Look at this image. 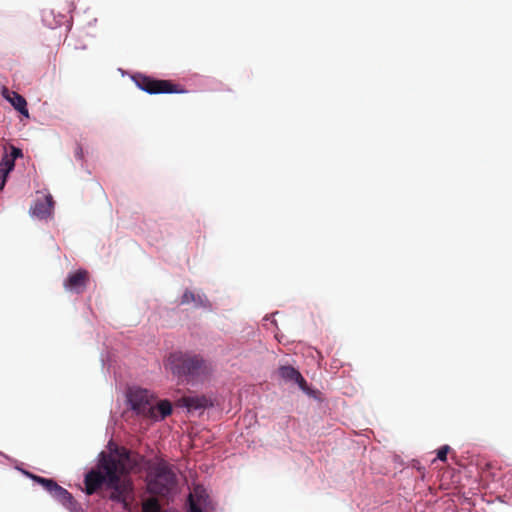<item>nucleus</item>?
<instances>
[{
    "instance_id": "1",
    "label": "nucleus",
    "mask_w": 512,
    "mask_h": 512,
    "mask_svg": "<svg viewBox=\"0 0 512 512\" xmlns=\"http://www.w3.org/2000/svg\"><path fill=\"white\" fill-rule=\"evenodd\" d=\"M144 457L125 447H116L112 453L101 452L96 468L86 473L84 492L93 495L102 488L110 490L109 499L130 508L134 484L130 473L140 468Z\"/></svg>"
},
{
    "instance_id": "2",
    "label": "nucleus",
    "mask_w": 512,
    "mask_h": 512,
    "mask_svg": "<svg viewBox=\"0 0 512 512\" xmlns=\"http://www.w3.org/2000/svg\"><path fill=\"white\" fill-rule=\"evenodd\" d=\"M166 366L173 375L192 385L206 381L213 371L209 361L192 352L171 353L167 358Z\"/></svg>"
},
{
    "instance_id": "3",
    "label": "nucleus",
    "mask_w": 512,
    "mask_h": 512,
    "mask_svg": "<svg viewBox=\"0 0 512 512\" xmlns=\"http://www.w3.org/2000/svg\"><path fill=\"white\" fill-rule=\"evenodd\" d=\"M128 402L135 414L151 422L163 420L172 413V405L168 400L155 403V398L146 389L132 388L128 392Z\"/></svg>"
},
{
    "instance_id": "4",
    "label": "nucleus",
    "mask_w": 512,
    "mask_h": 512,
    "mask_svg": "<svg viewBox=\"0 0 512 512\" xmlns=\"http://www.w3.org/2000/svg\"><path fill=\"white\" fill-rule=\"evenodd\" d=\"M176 485V474L165 462L155 464L149 473L148 490L151 494L166 496Z\"/></svg>"
},
{
    "instance_id": "5",
    "label": "nucleus",
    "mask_w": 512,
    "mask_h": 512,
    "mask_svg": "<svg viewBox=\"0 0 512 512\" xmlns=\"http://www.w3.org/2000/svg\"><path fill=\"white\" fill-rule=\"evenodd\" d=\"M136 85L149 94L161 93H183L184 90L179 85L170 80L155 79L150 76L138 74L134 77Z\"/></svg>"
},
{
    "instance_id": "6",
    "label": "nucleus",
    "mask_w": 512,
    "mask_h": 512,
    "mask_svg": "<svg viewBox=\"0 0 512 512\" xmlns=\"http://www.w3.org/2000/svg\"><path fill=\"white\" fill-rule=\"evenodd\" d=\"M89 280V274L86 270L79 269L71 273L64 281V287L66 290L74 293H82L87 286Z\"/></svg>"
},
{
    "instance_id": "7",
    "label": "nucleus",
    "mask_w": 512,
    "mask_h": 512,
    "mask_svg": "<svg viewBox=\"0 0 512 512\" xmlns=\"http://www.w3.org/2000/svg\"><path fill=\"white\" fill-rule=\"evenodd\" d=\"M178 405L188 411L202 410L213 405L212 400L205 395L184 396L178 400Z\"/></svg>"
},
{
    "instance_id": "8",
    "label": "nucleus",
    "mask_w": 512,
    "mask_h": 512,
    "mask_svg": "<svg viewBox=\"0 0 512 512\" xmlns=\"http://www.w3.org/2000/svg\"><path fill=\"white\" fill-rule=\"evenodd\" d=\"M53 205L54 202L52 196H44L34 202V204L30 207V213L34 217L45 219L52 213Z\"/></svg>"
},
{
    "instance_id": "9",
    "label": "nucleus",
    "mask_w": 512,
    "mask_h": 512,
    "mask_svg": "<svg viewBox=\"0 0 512 512\" xmlns=\"http://www.w3.org/2000/svg\"><path fill=\"white\" fill-rule=\"evenodd\" d=\"M57 501H59L63 506H65L71 512H81V505L74 499L72 494L68 492L65 488L58 485L52 494Z\"/></svg>"
},
{
    "instance_id": "10",
    "label": "nucleus",
    "mask_w": 512,
    "mask_h": 512,
    "mask_svg": "<svg viewBox=\"0 0 512 512\" xmlns=\"http://www.w3.org/2000/svg\"><path fill=\"white\" fill-rule=\"evenodd\" d=\"M3 96L11 103V105L22 115L29 117L26 99L15 91H9L7 88L3 90Z\"/></svg>"
},
{
    "instance_id": "11",
    "label": "nucleus",
    "mask_w": 512,
    "mask_h": 512,
    "mask_svg": "<svg viewBox=\"0 0 512 512\" xmlns=\"http://www.w3.org/2000/svg\"><path fill=\"white\" fill-rule=\"evenodd\" d=\"M279 375L286 381L297 383L302 389L306 385V381L298 370L292 366H281L279 368Z\"/></svg>"
},
{
    "instance_id": "12",
    "label": "nucleus",
    "mask_w": 512,
    "mask_h": 512,
    "mask_svg": "<svg viewBox=\"0 0 512 512\" xmlns=\"http://www.w3.org/2000/svg\"><path fill=\"white\" fill-rule=\"evenodd\" d=\"M194 303L195 307H207L209 306V301L205 295L195 294L190 290H186L180 300V304L186 305Z\"/></svg>"
},
{
    "instance_id": "13",
    "label": "nucleus",
    "mask_w": 512,
    "mask_h": 512,
    "mask_svg": "<svg viewBox=\"0 0 512 512\" xmlns=\"http://www.w3.org/2000/svg\"><path fill=\"white\" fill-rule=\"evenodd\" d=\"M205 491L196 487L194 493L189 495V509L188 512H202L201 505L205 503Z\"/></svg>"
},
{
    "instance_id": "14",
    "label": "nucleus",
    "mask_w": 512,
    "mask_h": 512,
    "mask_svg": "<svg viewBox=\"0 0 512 512\" xmlns=\"http://www.w3.org/2000/svg\"><path fill=\"white\" fill-rule=\"evenodd\" d=\"M33 480L40 485L43 486V488L48 491L51 495L54 493V490L58 486V484L53 479L44 478L41 476H33Z\"/></svg>"
},
{
    "instance_id": "15",
    "label": "nucleus",
    "mask_w": 512,
    "mask_h": 512,
    "mask_svg": "<svg viewBox=\"0 0 512 512\" xmlns=\"http://www.w3.org/2000/svg\"><path fill=\"white\" fill-rule=\"evenodd\" d=\"M142 512H160V505L158 500L155 498H150L145 501L142 505Z\"/></svg>"
},
{
    "instance_id": "16",
    "label": "nucleus",
    "mask_w": 512,
    "mask_h": 512,
    "mask_svg": "<svg viewBox=\"0 0 512 512\" xmlns=\"http://www.w3.org/2000/svg\"><path fill=\"white\" fill-rule=\"evenodd\" d=\"M13 158H10L9 155H4L0 162V173L9 174V172L14 168Z\"/></svg>"
},
{
    "instance_id": "17",
    "label": "nucleus",
    "mask_w": 512,
    "mask_h": 512,
    "mask_svg": "<svg viewBox=\"0 0 512 512\" xmlns=\"http://www.w3.org/2000/svg\"><path fill=\"white\" fill-rule=\"evenodd\" d=\"M450 450V447L448 445H444L442 447H440L437 451V459L441 460V461H446L447 459V454Z\"/></svg>"
},
{
    "instance_id": "18",
    "label": "nucleus",
    "mask_w": 512,
    "mask_h": 512,
    "mask_svg": "<svg viewBox=\"0 0 512 512\" xmlns=\"http://www.w3.org/2000/svg\"><path fill=\"white\" fill-rule=\"evenodd\" d=\"M22 156V151L19 148H16L14 146L11 147V155H9L10 158H13V161L15 162V159Z\"/></svg>"
},
{
    "instance_id": "19",
    "label": "nucleus",
    "mask_w": 512,
    "mask_h": 512,
    "mask_svg": "<svg viewBox=\"0 0 512 512\" xmlns=\"http://www.w3.org/2000/svg\"><path fill=\"white\" fill-rule=\"evenodd\" d=\"M75 156L78 159H82L83 158V149H82V147L79 144L76 145Z\"/></svg>"
},
{
    "instance_id": "20",
    "label": "nucleus",
    "mask_w": 512,
    "mask_h": 512,
    "mask_svg": "<svg viewBox=\"0 0 512 512\" xmlns=\"http://www.w3.org/2000/svg\"><path fill=\"white\" fill-rule=\"evenodd\" d=\"M7 176H8V174H6V173H0V190H2L4 188Z\"/></svg>"
}]
</instances>
